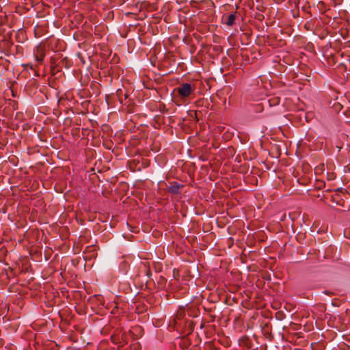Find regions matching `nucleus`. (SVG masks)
<instances>
[{"label": "nucleus", "mask_w": 350, "mask_h": 350, "mask_svg": "<svg viewBox=\"0 0 350 350\" xmlns=\"http://www.w3.org/2000/svg\"><path fill=\"white\" fill-rule=\"evenodd\" d=\"M193 90L191 85L188 83H183L174 90L182 98L188 97Z\"/></svg>", "instance_id": "nucleus-1"}, {"label": "nucleus", "mask_w": 350, "mask_h": 350, "mask_svg": "<svg viewBox=\"0 0 350 350\" xmlns=\"http://www.w3.org/2000/svg\"><path fill=\"white\" fill-rule=\"evenodd\" d=\"M236 19V14H224L222 17V23L228 26H232Z\"/></svg>", "instance_id": "nucleus-2"}, {"label": "nucleus", "mask_w": 350, "mask_h": 350, "mask_svg": "<svg viewBox=\"0 0 350 350\" xmlns=\"http://www.w3.org/2000/svg\"><path fill=\"white\" fill-rule=\"evenodd\" d=\"M183 187V185L179 184L177 182H173L167 186V191L172 194H178L180 193V189Z\"/></svg>", "instance_id": "nucleus-3"}, {"label": "nucleus", "mask_w": 350, "mask_h": 350, "mask_svg": "<svg viewBox=\"0 0 350 350\" xmlns=\"http://www.w3.org/2000/svg\"><path fill=\"white\" fill-rule=\"evenodd\" d=\"M239 345L245 347L247 349H250L252 345V342L247 336L241 337L239 340Z\"/></svg>", "instance_id": "nucleus-4"}, {"label": "nucleus", "mask_w": 350, "mask_h": 350, "mask_svg": "<svg viewBox=\"0 0 350 350\" xmlns=\"http://www.w3.org/2000/svg\"><path fill=\"white\" fill-rule=\"evenodd\" d=\"M45 56L44 52L43 51V49L41 47H38L37 52L35 54V59L36 60L41 64L43 62L44 57Z\"/></svg>", "instance_id": "nucleus-5"}, {"label": "nucleus", "mask_w": 350, "mask_h": 350, "mask_svg": "<svg viewBox=\"0 0 350 350\" xmlns=\"http://www.w3.org/2000/svg\"><path fill=\"white\" fill-rule=\"evenodd\" d=\"M116 96L121 103L123 102L124 98L126 99L127 98V95L124 94L122 90L121 89L117 90Z\"/></svg>", "instance_id": "nucleus-6"}, {"label": "nucleus", "mask_w": 350, "mask_h": 350, "mask_svg": "<svg viewBox=\"0 0 350 350\" xmlns=\"http://www.w3.org/2000/svg\"><path fill=\"white\" fill-rule=\"evenodd\" d=\"M269 103H270V105H277V104L279 103V98H273L272 100H269Z\"/></svg>", "instance_id": "nucleus-7"}, {"label": "nucleus", "mask_w": 350, "mask_h": 350, "mask_svg": "<svg viewBox=\"0 0 350 350\" xmlns=\"http://www.w3.org/2000/svg\"><path fill=\"white\" fill-rule=\"evenodd\" d=\"M174 277L176 278V279H178L179 278V273L178 272H175V270H174Z\"/></svg>", "instance_id": "nucleus-8"}, {"label": "nucleus", "mask_w": 350, "mask_h": 350, "mask_svg": "<svg viewBox=\"0 0 350 350\" xmlns=\"http://www.w3.org/2000/svg\"><path fill=\"white\" fill-rule=\"evenodd\" d=\"M25 67H29L31 69H33L32 64H27L25 65Z\"/></svg>", "instance_id": "nucleus-9"}]
</instances>
